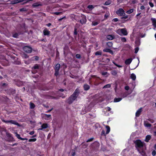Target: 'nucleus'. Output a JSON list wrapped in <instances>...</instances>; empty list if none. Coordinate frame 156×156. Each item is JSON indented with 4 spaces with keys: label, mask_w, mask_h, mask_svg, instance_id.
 <instances>
[{
    "label": "nucleus",
    "mask_w": 156,
    "mask_h": 156,
    "mask_svg": "<svg viewBox=\"0 0 156 156\" xmlns=\"http://www.w3.org/2000/svg\"><path fill=\"white\" fill-rule=\"evenodd\" d=\"M111 2L112 1L111 0H108L105 2L104 5H108L111 3Z\"/></svg>",
    "instance_id": "a878e982"
},
{
    "label": "nucleus",
    "mask_w": 156,
    "mask_h": 156,
    "mask_svg": "<svg viewBox=\"0 0 156 156\" xmlns=\"http://www.w3.org/2000/svg\"><path fill=\"white\" fill-rule=\"evenodd\" d=\"M59 95L60 97H62V98H64L66 97V96L65 95H63L62 93L60 94Z\"/></svg>",
    "instance_id": "09e8293b"
},
{
    "label": "nucleus",
    "mask_w": 156,
    "mask_h": 156,
    "mask_svg": "<svg viewBox=\"0 0 156 156\" xmlns=\"http://www.w3.org/2000/svg\"><path fill=\"white\" fill-rule=\"evenodd\" d=\"M43 33L44 35L49 36L50 33V32L47 29L45 28L43 30Z\"/></svg>",
    "instance_id": "423d86ee"
},
{
    "label": "nucleus",
    "mask_w": 156,
    "mask_h": 156,
    "mask_svg": "<svg viewBox=\"0 0 156 156\" xmlns=\"http://www.w3.org/2000/svg\"><path fill=\"white\" fill-rule=\"evenodd\" d=\"M116 33L120 36L127 35L128 33L126 28L119 29L115 30Z\"/></svg>",
    "instance_id": "f03ea898"
},
{
    "label": "nucleus",
    "mask_w": 156,
    "mask_h": 156,
    "mask_svg": "<svg viewBox=\"0 0 156 156\" xmlns=\"http://www.w3.org/2000/svg\"><path fill=\"white\" fill-rule=\"evenodd\" d=\"M41 5L39 2L34 3L32 5V6L34 7H37Z\"/></svg>",
    "instance_id": "a211bd4d"
},
{
    "label": "nucleus",
    "mask_w": 156,
    "mask_h": 156,
    "mask_svg": "<svg viewBox=\"0 0 156 156\" xmlns=\"http://www.w3.org/2000/svg\"><path fill=\"white\" fill-rule=\"evenodd\" d=\"M128 17V16L127 15L124 16V17H123L122 18V19H127Z\"/></svg>",
    "instance_id": "5fc2aeb1"
},
{
    "label": "nucleus",
    "mask_w": 156,
    "mask_h": 156,
    "mask_svg": "<svg viewBox=\"0 0 156 156\" xmlns=\"http://www.w3.org/2000/svg\"><path fill=\"white\" fill-rule=\"evenodd\" d=\"M84 89L85 90H87L89 89L90 88L89 86L87 84H85L83 86Z\"/></svg>",
    "instance_id": "412c9836"
},
{
    "label": "nucleus",
    "mask_w": 156,
    "mask_h": 156,
    "mask_svg": "<svg viewBox=\"0 0 156 156\" xmlns=\"http://www.w3.org/2000/svg\"><path fill=\"white\" fill-rule=\"evenodd\" d=\"M146 36V34H142L140 35V36L141 37H145Z\"/></svg>",
    "instance_id": "680f3d73"
},
{
    "label": "nucleus",
    "mask_w": 156,
    "mask_h": 156,
    "mask_svg": "<svg viewBox=\"0 0 156 156\" xmlns=\"http://www.w3.org/2000/svg\"><path fill=\"white\" fill-rule=\"evenodd\" d=\"M132 92V91H130L129 93H128L127 92H126L122 94L121 95L123 98L126 97L129 94H131Z\"/></svg>",
    "instance_id": "9d476101"
},
{
    "label": "nucleus",
    "mask_w": 156,
    "mask_h": 156,
    "mask_svg": "<svg viewBox=\"0 0 156 156\" xmlns=\"http://www.w3.org/2000/svg\"><path fill=\"white\" fill-rule=\"evenodd\" d=\"M130 78L133 80H135L136 79V76L134 73H132L130 76Z\"/></svg>",
    "instance_id": "dca6fc26"
},
{
    "label": "nucleus",
    "mask_w": 156,
    "mask_h": 156,
    "mask_svg": "<svg viewBox=\"0 0 156 156\" xmlns=\"http://www.w3.org/2000/svg\"><path fill=\"white\" fill-rule=\"evenodd\" d=\"M122 100L121 98H115L114 99V102H118Z\"/></svg>",
    "instance_id": "6ab92c4d"
},
{
    "label": "nucleus",
    "mask_w": 156,
    "mask_h": 156,
    "mask_svg": "<svg viewBox=\"0 0 156 156\" xmlns=\"http://www.w3.org/2000/svg\"><path fill=\"white\" fill-rule=\"evenodd\" d=\"M34 131H32L29 133V134L30 135H33L34 134Z\"/></svg>",
    "instance_id": "13d9d810"
},
{
    "label": "nucleus",
    "mask_w": 156,
    "mask_h": 156,
    "mask_svg": "<svg viewBox=\"0 0 156 156\" xmlns=\"http://www.w3.org/2000/svg\"><path fill=\"white\" fill-rule=\"evenodd\" d=\"M153 134L154 135L156 136V130L154 132Z\"/></svg>",
    "instance_id": "774afa93"
},
{
    "label": "nucleus",
    "mask_w": 156,
    "mask_h": 156,
    "mask_svg": "<svg viewBox=\"0 0 156 156\" xmlns=\"http://www.w3.org/2000/svg\"><path fill=\"white\" fill-rule=\"evenodd\" d=\"M101 52L100 51H98L96 52V53H95V55H101Z\"/></svg>",
    "instance_id": "c9c22d12"
},
{
    "label": "nucleus",
    "mask_w": 156,
    "mask_h": 156,
    "mask_svg": "<svg viewBox=\"0 0 156 156\" xmlns=\"http://www.w3.org/2000/svg\"><path fill=\"white\" fill-rule=\"evenodd\" d=\"M48 127V124L46 123L43 124L41 126V128L38 129V130H42L44 129H46Z\"/></svg>",
    "instance_id": "1a4fd4ad"
},
{
    "label": "nucleus",
    "mask_w": 156,
    "mask_h": 156,
    "mask_svg": "<svg viewBox=\"0 0 156 156\" xmlns=\"http://www.w3.org/2000/svg\"><path fill=\"white\" fill-rule=\"evenodd\" d=\"M156 154V152L155 150H153L152 152V155L153 156H154Z\"/></svg>",
    "instance_id": "c03bdc74"
},
{
    "label": "nucleus",
    "mask_w": 156,
    "mask_h": 156,
    "mask_svg": "<svg viewBox=\"0 0 156 156\" xmlns=\"http://www.w3.org/2000/svg\"><path fill=\"white\" fill-rule=\"evenodd\" d=\"M23 50L25 52L27 53H29L32 52V49L30 47L26 46L23 48Z\"/></svg>",
    "instance_id": "39448f33"
},
{
    "label": "nucleus",
    "mask_w": 156,
    "mask_h": 156,
    "mask_svg": "<svg viewBox=\"0 0 156 156\" xmlns=\"http://www.w3.org/2000/svg\"><path fill=\"white\" fill-rule=\"evenodd\" d=\"M133 9H131L128 10L127 11H126V13L127 14H130L133 12Z\"/></svg>",
    "instance_id": "393cba45"
},
{
    "label": "nucleus",
    "mask_w": 156,
    "mask_h": 156,
    "mask_svg": "<svg viewBox=\"0 0 156 156\" xmlns=\"http://www.w3.org/2000/svg\"><path fill=\"white\" fill-rule=\"evenodd\" d=\"M144 9V6H142L140 7V9L143 10Z\"/></svg>",
    "instance_id": "69168bd1"
},
{
    "label": "nucleus",
    "mask_w": 156,
    "mask_h": 156,
    "mask_svg": "<svg viewBox=\"0 0 156 156\" xmlns=\"http://www.w3.org/2000/svg\"><path fill=\"white\" fill-rule=\"evenodd\" d=\"M76 57L77 58H80V54H77L76 55Z\"/></svg>",
    "instance_id": "3c124183"
},
{
    "label": "nucleus",
    "mask_w": 156,
    "mask_h": 156,
    "mask_svg": "<svg viewBox=\"0 0 156 156\" xmlns=\"http://www.w3.org/2000/svg\"><path fill=\"white\" fill-rule=\"evenodd\" d=\"M15 63L16 64L19 65L20 64V62L19 61H16L15 62Z\"/></svg>",
    "instance_id": "37998d69"
},
{
    "label": "nucleus",
    "mask_w": 156,
    "mask_h": 156,
    "mask_svg": "<svg viewBox=\"0 0 156 156\" xmlns=\"http://www.w3.org/2000/svg\"><path fill=\"white\" fill-rule=\"evenodd\" d=\"M77 97L76 96L72 94L68 98L67 102L69 104H71L76 98Z\"/></svg>",
    "instance_id": "7ed1b4c3"
},
{
    "label": "nucleus",
    "mask_w": 156,
    "mask_h": 156,
    "mask_svg": "<svg viewBox=\"0 0 156 156\" xmlns=\"http://www.w3.org/2000/svg\"><path fill=\"white\" fill-rule=\"evenodd\" d=\"M51 115L45 114L44 115V119L46 120H48L51 118Z\"/></svg>",
    "instance_id": "2eb2a0df"
},
{
    "label": "nucleus",
    "mask_w": 156,
    "mask_h": 156,
    "mask_svg": "<svg viewBox=\"0 0 156 156\" xmlns=\"http://www.w3.org/2000/svg\"><path fill=\"white\" fill-rule=\"evenodd\" d=\"M135 53H136L138 52V51L139 50V48H136L135 49Z\"/></svg>",
    "instance_id": "de8ad7c7"
},
{
    "label": "nucleus",
    "mask_w": 156,
    "mask_h": 156,
    "mask_svg": "<svg viewBox=\"0 0 156 156\" xmlns=\"http://www.w3.org/2000/svg\"><path fill=\"white\" fill-rule=\"evenodd\" d=\"M59 71L55 70V76H57L58 74Z\"/></svg>",
    "instance_id": "8fccbe9b"
},
{
    "label": "nucleus",
    "mask_w": 156,
    "mask_h": 156,
    "mask_svg": "<svg viewBox=\"0 0 156 156\" xmlns=\"http://www.w3.org/2000/svg\"><path fill=\"white\" fill-rule=\"evenodd\" d=\"M107 74L108 73L107 72H102L101 73L102 75H105Z\"/></svg>",
    "instance_id": "4d7b16f0"
},
{
    "label": "nucleus",
    "mask_w": 156,
    "mask_h": 156,
    "mask_svg": "<svg viewBox=\"0 0 156 156\" xmlns=\"http://www.w3.org/2000/svg\"><path fill=\"white\" fill-rule=\"evenodd\" d=\"M142 108L139 109L136 112V117H139L140 115L141 112L142 111Z\"/></svg>",
    "instance_id": "6e6552de"
},
{
    "label": "nucleus",
    "mask_w": 156,
    "mask_h": 156,
    "mask_svg": "<svg viewBox=\"0 0 156 156\" xmlns=\"http://www.w3.org/2000/svg\"><path fill=\"white\" fill-rule=\"evenodd\" d=\"M9 123H10L12 124H14L16 125H18L19 124L18 122L13 120H9Z\"/></svg>",
    "instance_id": "4468645a"
},
{
    "label": "nucleus",
    "mask_w": 156,
    "mask_h": 156,
    "mask_svg": "<svg viewBox=\"0 0 156 156\" xmlns=\"http://www.w3.org/2000/svg\"><path fill=\"white\" fill-rule=\"evenodd\" d=\"M60 66V64H57L55 67V70L59 71Z\"/></svg>",
    "instance_id": "f3484780"
},
{
    "label": "nucleus",
    "mask_w": 156,
    "mask_h": 156,
    "mask_svg": "<svg viewBox=\"0 0 156 156\" xmlns=\"http://www.w3.org/2000/svg\"><path fill=\"white\" fill-rule=\"evenodd\" d=\"M136 2L137 1L136 0H133L132 1V3L133 4H135Z\"/></svg>",
    "instance_id": "052dcab7"
},
{
    "label": "nucleus",
    "mask_w": 156,
    "mask_h": 156,
    "mask_svg": "<svg viewBox=\"0 0 156 156\" xmlns=\"http://www.w3.org/2000/svg\"><path fill=\"white\" fill-rule=\"evenodd\" d=\"M144 124L145 127H150L151 126V125L147 121H144Z\"/></svg>",
    "instance_id": "f8f14e48"
},
{
    "label": "nucleus",
    "mask_w": 156,
    "mask_h": 156,
    "mask_svg": "<svg viewBox=\"0 0 156 156\" xmlns=\"http://www.w3.org/2000/svg\"><path fill=\"white\" fill-rule=\"evenodd\" d=\"M6 135L8 137H10L11 138V139L13 138L12 137V136L9 133H6Z\"/></svg>",
    "instance_id": "2f4dec72"
},
{
    "label": "nucleus",
    "mask_w": 156,
    "mask_h": 156,
    "mask_svg": "<svg viewBox=\"0 0 156 156\" xmlns=\"http://www.w3.org/2000/svg\"><path fill=\"white\" fill-rule=\"evenodd\" d=\"M23 57L24 58H27L28 57V56L27 55L24 54L23 55Z\"/></svg>",
    "instance_id": "ea45409f"
},
{
    "label": "nucleus",
    "mask_w": 156,
    "mask_h": 156,
    "mask_svg": "<svg viewBox=\"0 0 156 156\" xmlns=\"http://www.w3.org/2000/svg\"><path fill=\"white\" fill-rule=\"evenodd\" d=\"M135 143L136 148L138 151L141 154L143 155L144 154V152L142 150V148L144 145V143L142 142L140 140H136L135 141Z\"/></svg>",
    "instance_id": "f257e3e1"
},
{
    "label": "nucleus",
    "mask_w": 156,
    "mask_h": 156,
    "mask_svg": "<svg viewBox=\"0 0 156 156\" xmlns=\"http://www.w3.org/2000/svg\"><path fill=\"white\" fill-rule=\"evenodd\" d=\"M15 134H16V137L19 139H20L21 137H20V134H18L17 133H15Z\"/></svg>",
    "instance_id": "72a5a7b5"
},
{
    "label": "nucleus",
    "mask_w": 156,
    "mask_h": 156,
    "mask_svg": "<svg viewBox=\"0 0 156 156\" xmlns=\"http://www.w3.org/2000/svg\"><path fill=\"white\" fill-rule=\"evenodd\" d=\"M2 121L6 123H9V120H2Z\"/></svg>",
    "instance_id": "603ef678"
},
{
    "label": "nucleus",
    "mask_w": 156,
    "mask_h": 156,
    "mask_svg": "<svg viewBox=\"0 0 156 156\" xmlns=\"http://www.w3.org/2000/svg\"><path fill=\"white\" fill-rule=\"evenodd\" d=\"M34 58V59H35V60H37L38 59V57H37V56H36L35 57H34L32 58Z\"/></svg>",
    "instance_id": "338daca9"
},
{
    "label": "nucleus",
    "mask_w": 156,
    "mask_h": 156,
    "mask_svg": "<svg viewBox=\"0 0 156 156\" xmlns=\"http://www.w3.org/2000/svg\"><path fill=\"white\" fill-rule=\"evenodd\" d=\"M37 140L36 138L30 139L28 141L30 142H35Z\"/></svg>",
    "instance_id": "7c9ffc66"
},
{
    "label": "nucleus",
    "mask_w": 156,
    "mask_h": 156,
    "mask_svg": "<svg viewBox=\"0 0 156 156\" xmlns=\"http://www.w3.org/2000/svg\"><path fill=\"white\" fill-rule=\"evenodd\" d=\"M107 38L110 40H112L113 38V36L112 35H108L107 37Z\"/></svg>",
    "instance_id": "4be33fe9"
},
{
    "label": "nucleus",
    "mask_w": 156,
    "mask_h": 156,
    "mask_svg": "<svg viewBox=\"0 0 156 156\" xmlns=\"http://www.w3.org/2000/svg\"><path fill=\"white\" fill-rule=\"evenodd\" d=\"M111 86L110 84H108L104 86L103 87V88H110L111 87Z\"/></svg>",
    "instance_id": "c85d7f7f"
},
{
    "label": "nucleus",
    "mask_w": 156,
    "mask_h": 156,
    "mask_svg": "<svg viewBox=\"0 0 156 156\" xmlns=\"http://www.w3.org/2000/svg\"><path fill=\"white\" fill-rule=\"evenodd\" d=\"M151 20L152 21L153 25L156 28V20L155 19L152 18Z\"/></svg>",
    "instance_id": "ddd939ff"
},
{
    "label": "nucleus",
    "mask_w": 156,
    "mask_h": 156,
    "mask_svg": "<svg viewBox=\"0 0 156 156\" xmlns=\"http://www.w3.org/2000/svg\"><path fill=\"white\" fill-rule=\"evenodd\" d=\"M80 22L81 24L85 23L87 21V19L85 16H83L82 19L80 20Z\"/></svg>",
    "instance_id": "0eeeda50"
},
{
    "label": "nucleus",
    "mask_w": 156,
    "mask_h": 156,
    "mask_svg": "<svg viewBox=\"0 0 156 156\" xmlns=\"http://www.w3.org/2000/svg\"><path fill=\"white\" fill-rule=\"evenodd\" d=\"M79 93V91L78 90H76L74 93L73 94L76 96L77 97L78 96V94Z\"/></svg>",
    "instance_id": "b1692460"
},
{
    "label": "nucleus",
    "mask_w": 156,
    "mask_h": 156,
    "mask_svg": "<svg viewBox=\"0 0 156 156\" xmlns=\"http://www.w3.org/2000/svg\"><path fill=\"white\" fill-rule=\"evenodd\" d=\"M116 13L119 16H124L125 15L124 11L122 9H119L116 11Z\"/></svg>",
    "instance_id": "20e7f679"
},
{
    "label": "nucleus",
    "mask_w": 156,
    "mask_h": 156,
    "mask_svg": "<svg viewBox=\"0 0 156 156\" xmlns=\"http://www.w3.org/2000/svg\"><path fill=\"white\" fill-rule=\"evenodd\" d=\"M93 139H94L93 138H91L88 139L87 141V142H89L93 140Z\"/></svg>",
    "instance_id": "a18cd8bd"
},
{
    "label": "nucleus",
    "mask_w": 156,
    "mask_h": 156,
    "mask_svg": "<svg viewBox=\"0 0 156 156\" xmlns=\"http://www.w3.org/2000/svg\"><path fill=\"white\" fill-rule=\"evenodd\" d=\"M149 4L151 7H153L154 6L153 4L151 2H149Z\"/></svg>",
    "instance_id": "49530a36"
},
{
    "label": "nucleus",
    "mask_w": 156,
    "mask_h": 156,
    "mask_svg": "<svg viewBox=\"0 0 156 156\" xmlns=\"http://www.w3.org/2000/svg\"><path fill=\"white\" fill-rule=\"evenodd\" d=\"M33 68L34 69H38L39 68V66L37 64H36L34 66Z\"/></svg>",
    "instance_id": "79ce46f5"
},
{
    "label": "nucleus",
    "mask_w": 156,
    "mask_h": 156,
    "mask_svg": "<svg viewBox=\"0 0 156 156\" xmlns=\"http://www.w3.org/2000/svg\"><path fill=\"white\" fill-rule=\"evenodd\" d=\"M113 21L114 22H116L118 21V20L117 18H116L113 19Z\"/></svg>",
    "instance_id": "bf43d9fd"
},
{
    "label": "nucleus",
    "mask_w": 156,
    "mask_h": 156,
    "mask_svg": "<svg viewBox=\"0 0 156 156\" xmlns=\"http://www.w3.org/2000/svg\"><path fill=\"white\" fill-rule=\"evenodd\" d=\"M151 136H150L149 135H148L146 137L145 141L146 142H147L151 139Z\"/></svg>",
    "instance_id": "aec40b11"
},
{
    "label": "nucleus",
    "mask_w": 156,
    "mask_h": 156,
    "mask_svg": "<svg viewBox=\"0 0 156 156\" xmlns=\"http://www.w3.org/2000/svg\"><path fill=\"white\" fill-rule=\"evenodd\" d=\"M125 89L126 90H128L129 89V87L128 86H126L125 87Z\"/></svg>",
    "instance_id": "6e6d98bb"
},
{
    "label": "nucleus",
    "mask_w": 156,
    "mask_h": 156,
    "mask_svg": "<svg viewBox=\"0 0 156 156\" xmlns=\"http://www.w3.org/2000/svg\"><path fill=\"white\" fill-rule=\"evenodd\" d=\"M18 35L17 34H15L13 35V37H14L16 38L17 37Z\"/></svg>",
    "instance_id": "864d4df0"
},
{
    "label": "nucleus",
    "mask_w": 156,
    "mask_h": 156,
    "mask_svg": "<svg viewBox=\"0 0 156 156\" xmlns=\"http://www.w3.org/2000/svg\"><path fill=\"white\" fill-rule=\"evenodd\" d=\"M106 109L108 111H110L111 109V108L109 107H107Z\"/></svg>",
    "instance_id": "0e129e2a"
},
{
    "label": "nucleus",
    "mask_w": 156,
    "mask_h": 156,
    "mask_svg": "<svg viewBox=\"0 0 156 156\" xmlns=\"http://www.w3.org/2000/svg\"><path fill=\"white\" fill-rule=\"evenodd\" d=\"M106 128L107 129L106 134H108L110 131V128L108 126H106Z\"/></svg>",
    "instance_id": "5701e85b"
},
{
    "label": "nucleus",
    "mask_w": 156,
    "mask_h": 156,
    "mask_svg": "<svg viewBox=\"0 0 156 156\" xmlns=\"http://www.w3.org/2000/svg\"><path fill=\"white\" fill-rule=\"evenodd\" d=\"M121 41L123 42H126V38L124 37H120Z\"/></svg>",
    "instance_id": "cd10ccee"
},
{
    "label": "nucleus",
    "mask_w": 156,
    "mask_h": 156,
    "mask_svg": "<svg viewBox=\"0 0 156 156\" xmlns=\"http://www.w3.org/2000/svg\"><path fill=\"white\" fill-rule=\"evenodd\" d=\"M98 24V23L97 22H93L92 23V25L93 26H96Z\"/></svg>",
    "instance_id": "4c0bfd02"
},
{
    "label": "nucleus",
    "mask_w": 156,
    "mask_h": 156,
    "mask_svg": "<svg viewBox=\"0 0 156 156\" xmlns=\"http://www.w3.org/2000/svg\"><path fill=\"white\" fill-rule=\"evenodd\" d=\"M53 13L56 15H60L62 14V12H54Z\"/></svg>",
    "instance_id": "a19ab883"
},
{
    "label": "nucleus",
    "mask_w": 156,
    "mask_h": 156,
    "mask_svg": "<svg viewBox=\"0 0 156 156\" xmlns=\"http://www.w3.org/2000/svg\"><path fill=\"white\" fill-rule=\"evenodd\" d=\"M132 61V58H129L128 59H127L125 61V63L126 65H129V64Z\"/></svg>",
    "instance_id": "9b49d317"
},
{
    "label": "nucleus",
    "mask_w": 156,
    "mask_h": 156,
    "mask_svg": "<svg viewBox=\"0 0 156 156\" xmlns=\"http://www.w3.org/2000/svg\"><path fill=\"white\" fill-rule=\"evenodd\" d=\"M111 74L114 76H115L117 74V72L115 70H113L111 71Z\"/></svg>",
    "instance_id": "c756f323"
},
{
    "label": "nucleus",
    "mask_w": 156,
    "mask_h": 156,
    "mask_svg": "<svg viewBox=\"0 0 156 156\" xmlns=\"http://www.w3.org/2000/svg\"><path fill=\"white\" fill-rule=\"evenodd\" d=\"M35 105L34 103L31 102L30 103V107L31 108H34L35 107Z\"/></svg>",
    "instance_id": "bb28decb"
},
{
    "label": "nucleus",
    "mask_w": 156,
    "mask_h": 156,
    "mask_svg": "<svg viewBox=\"0 0 156 156\" xmlns=\"http://www.w3.org/2000/svg\"><path fill=\"white\" fill-rule=\"evenodd\" d=\"M107 45L109 47H112V42H108L107 43Z\"/></svg>",
    "instance_id": "f704fd0d"
},
{
    "label": "nucleus",
    "mask_w": 156,
    "mask_h": 156,
    "mask_svg": "<svg viewBox=\"0 0 156 156\" xmlns=\"http://www.w3.org/2000/svg\"><path fill=\"white\" fill-rule=\"evenodd\" d=\"M87 8L89 9H91V10L92 9L94 8L93 5H88V6H87Z\"/></svg>",
    "instance_id": "473e14b6"
},
{
    "label": "nucleus",
    "mask_w": 156,
    "mask_h": 156,
    "mask_svg": "<svg viewBox=\"0 0 156 156\" xmlns=\"http://www.w3.org/2000/svg\"><path fill=\"white\" fill-rule=\"evenodd\" d=\"M101 135H105V131L104 130H102L101 132Z\"/></svg>",
    "instance_id": "e2e57ef3"
},
{
    "label": "nucleus",
    "mask_w": 156,
    "mask_h": 156,
    "mask_svg": "<svg viewBox=\"0 0 156 156\" xmlns=\"http://www.w3.org/2000/svg\"><path fill=\"white\" fill-rule=\"evenodd\" d=\"M77 28L76 27H75L74 32V35H76L77 34Z\"/></svg>",
    "instance_id": "e433bc0d"
},
{
    "label": "nucleus",
    "mask_w": 156,
    "mask_h": 156,
    "mask_svg": "<svg viewBox=\"0 0 156 156\" xmlns=\"http://www.w3.org/2000/svg\"><path fill=\"white\" fill-rule=\"evenodd\" d=\"M24 62L26 64H29L31 62V61L30 60H28L27 61H25Z\"/></svg>",
    "instance_id": "58836bf2"
}]
</instances>
